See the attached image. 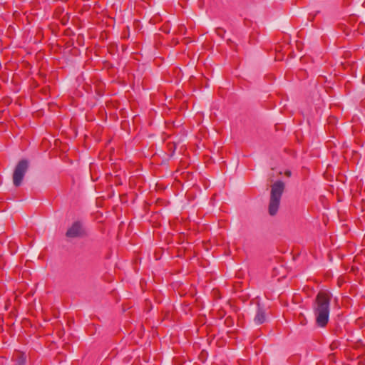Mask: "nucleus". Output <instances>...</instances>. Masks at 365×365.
Wrapping results in <instances>:
<instances>
[{"instance_id":"7ed1b4c3","label":"nucleus","mask_w":365,"mask_h":365,"mask_svg":"<svg viewBox=\"0 0 365 365\" xmlns=\"http://www.w3.org/2000/svg\"><path fill=\"white\" fill-rule=\"evenodd\" d=\"M28 168L29 161L26 159L21 160L16 165L13 173V183L16 187L21 185Z\"/></svg>"},{"instance_id":"39448f33","label":"nucleus","mask_w":365,"mask_h":365,"mask_svg":"<svg viewBox=\"0 0 365 365\" xmlns=\"http://www.w3.org/2000/svg\"><path fill=\"white\" fill-rule=\"evenodd\" d=\"M266 321V314L264 310L259 306H258L255 317L254 318V322L260 325Z\"/></svg>"},{"instance_id":"0eeeda50","label":"nucleus","mask_w":365,"mask_h":365,"mask_svg":"<svg viewBox=\"0 0 365 365\" xmlns=\"http://www.w3.org/2000/svg\"><path fill=\"white\" fill-rule=\"evenodd\" d=\"M225 33V30L222 28H217L216 34L221 37H223L224 34Z\"/></svg>"},{"instance_id":"f03ea898","label":"nucleus","mask_w":365,"mask_h":365,"mask_svg":"<svg viewBox=\"0 0 365 365\" xmlns=\"http://www.w3.org/2000/svg\"><path fill=\"white\" fill-rule=\"evenodd\" d=\"M284 190V183L282 181H277L272 185L269 204V213L270 215L273 216L277 212Z\"/></svg>"},{"instance_id":"423d86ee","label":"nucleus","mask_w":365,"mask_h":365,"mask_svg":"<svg viewBox=\"0 0 365 365\" xmlns=\"http://www.w3.org/2000/svg\"><path fill=\"white\" fill-rule=\"evenodd\" d=\"M13 359L15 361L14 365H26V356L22 352H16L14 354Z\"/></svg>"},{"instance_id":"20e7f679","label":"nucleus","mask_w":365,"mask_h":365,"mask_svg":"<svg viewBox=\"0 0 365 365\" xmlns=\"http://www.w3.org/2000/svg\"><path fill=\"white\" fill-rule=\"evenodd\" d=\"M84 235V230L79 221H76L68 229L66 236L68 238H75L82 237Z\"/></svg>"},{"instance_id":"6e6552de","label":"nucleus","mask_w":365,"mask_h":365,"mask_svg":"<svg viewBox=\"0 0 365 365\" xmlns=\"http://www.w3.org/2000/svg\"><path fill=\"white\" fill-rule=\"evenodd\" d=\"M229 320H230V321H231L232 319H228V318H227V319H225V323H228V321H229Z\"/></svg>"},{"instance_id":"f257e3e1","label":"nucleus","mask_w":365,"mask_h":365,"mask_svg":"<svg viewBox=\"0 0 365 365\" xmlns=\"http://www.w3.org/2000/svg\"><path fill=\"white\" fill-rule=\"evenodd\" d=\"M331 298V293L327 290H321L316 296L313 311L316 317V324L319 327H325L329 322Z\"/></svg>"}]
</instances>
